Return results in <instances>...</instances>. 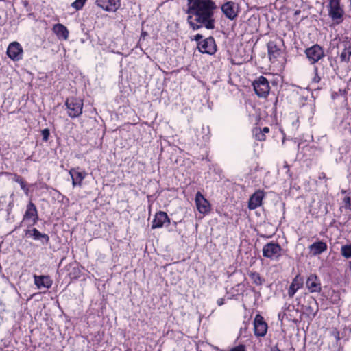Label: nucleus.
Returning a JSON list of instances; mask_svg holds the SVG:
<instances>
[{"instance_id":"a19ab883","label":"nucleus","mask_w":351,"mask_h":351,"mask_svg":"<svg viewBox=\"0 0 351 351\" xmlns=\"http://www.w3.org/2000/svg\"><path fill=\"white\" fill-rule=\"evenodd\" d=\"M19 184H20L21 189L26 193L27 194L29 192V188L27 186V183L24 180V179H21V181L19 182Z\"/></svg>"},{"instance_id":"ddd939ff","label":"nucleus","mask_w":351,"mask_h":351,"mask_svg":"<svg viewBox=\"0 0 351 351\" xmlns=\"http://www.w3.org/2000/svg\"><path fill=\"white\" fill-rule=\"evenodd\" d=\"M25 236L34 241H39L42 245H47L50 238L47 234L42 233L36 228H28L24 230Z\"/></svg>"},{"instance_id":"dca6fc26","label":"nucleus","mask_w":351,"mask_h":351,"mask_svg":"<svg viewBox=\"0 0 351 351\" xmlns=\"http://www.w3.org/2000/svg\"><path fill=\"white\" fill-rule=\"evenodd\" d=\"M265 197V192L263 190L256 191L249 198L247 207L250 210H255L262 205Z\"/></svg>"},{"instance_id":"0eeeda50","label":"nucleus","mask_w":351,"mask_h":351,"mask_svg":"<svg viewBox=\"0 0 351 351\" xmlns=\"http://www.w3.org/2000/svg\"><path fill=\"white\" fill-rule=\"evenodd\" d=\"M221 10L224 16L230 21L235 20L241 11L240 5L233 1H227L221 6Z\"/></svg>"},{"instance_id":"ea45409f","label":"nucleus","mask_w":351,"mask_h":351,"mask_svg":"<svg viewBox=\"0 0 351 351\" xmlns=\"http://www.w3.org/2000/svg\"><path fill=\"white\" fill-rule=\"evenodd\" d=\"M209 169L210 171H213V172H215L216 174H217L219 176L222 173V170L219 168V167H218L217 165H211L209 167Z\"/></svg>"},{"instance_id":"cd10ccee","label":"nucleus","mask_w":351,"mask_h":351,"mask_svg":"<svg viewBox=\"0 0 351 351\" xmlns=\"http://www.w3.org/2000/svg\"><path fill=\"white\" fill-rule=\"evenodd\" d=\"M340 125L344 130H348L351 133V108L346 107L343 112V119L341 121Z\"/></svg>"},{"instance_id":"b1692460","label":"nucleus","mask_w":351,"mask_h":351,"mask_svg":"<svg viewBox=\"0 0 351 351\" xmlns=\"http://www.w3.org/2000/svg\"><path fill=\"white\" fill-rule=\"evenodd\" d=\"M304 285V278L300 274H297L293 279L288 289V295L293 298L297 291L301 289Z\"/></svg>"},{"instance_id":"72a5a7b5","label":"nucleus","mask_w":351,"mask_h":351,"mask_svg":"<svg viewBox=\"0 0 351 351\" xmlns=\"http://www.w3.org/2000/svg\"><path fill=\"white\" fill-rule=\"evenodd\" d=\"M343 207L346 210L351 212V192L348 193L343 199Z\"/></svg>"},{"instance_id":"7c9ffc66","label":"nucleus","mask_w":351,"mask_h":351,"mask_svg":"<svg viewBox=\"0 0 351 351\" xmlns=\"http://www.w3.org/2000/svg\"><path fill=\"white\" fill-rule=\"evenodd\" d=\"M339 97H343L345 99H347V89L344 88H339L337 91L333 90L331 93V98L332 99H337Z\"/></svg>"},{"instance_id":"864d4df0","label":"nucleus","mask_w":351,"mask_h":351,"mask_svg":"<svg viewBox=\"0 0 351 351\" xmlns=\"http://www.w3.org/2000/svg\"><path fill=\"white\" fill-rule=\"evenodd\" d=\"M301 99H302V100H304V101H306V100H307V98H306V97H301Z\"/></svg>"},{"instance_id":"de8ad7c7","label":"nucleus","mask_w":351,"mask_h":351,"mask_svg":"<svg viewBox=\"0 0 351 351\" xmlns=\"http://www.w3.org/2000/svg\"><path fill=\"white\" fill-rule=\"evenodd\" d=\"M226 299L224 298H219L217 300V304L219 306H221L225 304Z\"/></svg>"},{"instance_id":"13d9d810","label":"nucleus","mask_w":351,"mask_h":351,"mask_svg":"<svg viewBox=\"0 0 351 351\" xmlns=\"http://www.w3.org/2000/svg\"><path fill=\"white\" fill-rule=\"evenodd\" d=\"M173 225H174L175 226H176V225H177V222L174 221V222H173Z\"/></svg>"},{"instance_id":"9b49d317","label":"nucleus","mask_w":351,"mask_h":351,"mask_svg":"<svg viewBox=\"0 0 351 351\" xmlns=\"http://www.w3.org/2000/svg\"><path fill=\"white\" fill-rule=\"evenodd\" d=\"M304 53L311 64L318 62L324 56V49L318 44H315L306 48Z\"/></svg>"},{"instance_id":"37998d69","label":"nucleus","mask_w":351,"mask_h":351,"mask_svg":"<svg viewBox=\"0 0 351 351\" xmlns=\"http://www.w3.org/2000/svg\"><path fill=\"white\" fill-rule=\"evenodd\" d=\"M204 36L201 34H197L193 36V38H191V40L196 41L197 44L201 42L202 40H204Z\"/></svg>"},{"instance_id":"f257e3e1","label":"nucleus","mask_w":351,"mask_h":351,"mask_svg":"<svg viewBox=\"0 0 351 351\" xmlns=\"http://www.w3.org/2000/svg\"><path fill=\"white\" fill-rule=\"evenodd\" d=\"M217 8L213 0H187L186 21L190 28L193 31L202 27L214 29Z\"/></svg>"},{"instance_id":"6ab92c4d","label":"nucleus","mask_w":351,"mask_h":351,"mask_svg":"<svg viewBox=\"0 0 351 351\" xmlns=\"http://www.w3.org/2000/svg\"><path fill=\"white\" fill-rule=\"evenodd\" d=\"M195 201L197 209L200 213L206 214L210 212V204L200 191L196 193Z\"/></svg>"},{"instance_id":"4d7b16f0","label":"nucleus","mask_w":351,"mask_h":351,"mask_svg":"<svg viewBox=\"0 0 351 351\" xmlns=\"http://www.w3.org/2000/svg\"><path fill=\"white\" fill-rule=\"evenodd\" d=\"M206 160L207 161H208V162H210V161L208 156L206 158Z\"/></svg>"},{"instance_id":"20e7f679","label":"nucleus","mask_w":351,"mask_h":351,"mask_svg":"<svg viewBox=\"0 0 351 351\" xmlns=\"http://www.w3.org/2000/svg\"><path fill=\"white\" fill-rule=\"evenodd\" d=\"M66 114L71 119L80 117L83 112L84 101L76 97H67L64 102Z\"/></svg>"},{"instance_id":"6e6d98bb","label":"nucleus","mask_w":351,"mask_h":351,"mask_svg":"<svg viewBox=\"0 0 351 351\" xmlns=\"http://www.w3.org/2000/svg\"><path fill=\"white\" fill-rule=\"evenodd\" d=\"M300 12V10H297V11H295V14H298Z\"/></svg>"},{"instance_id":"c9c22d12","label":"nucleus","mask_w":351,"mask_h":351,"mask_svg":"<svg viewBox=\"0 0 351 351\" xmlns=\"http://www.w3.org/2000/svg\"><path fill=\"white\" fill-rule=\"evenodd\" d=\"M87 0H75L71 3V7L76 10H80L83 8Z\"/></svg>"},{"instance_id":"5701e85b","label":"nucleus","mask_w":351,"mask_h":351,"mask_svg":"<svg viewBox=\"0 0 351 351\" xmlns=\"http://www.w3.org/2000/svg\"><path fill=\"white\" fill-rule=\"evenodd\" d=\"M34 284L38 289H41L42 287L49 289L53 285V281L51 277L48 275L38 276L34 274Z\"/></svg>"},{"instance_id":"393cba45","label":"nucleus","mask_w":351,"mask_h":351,"mask_svg":"<svg viewBox=\"0 0 351 351\" xmlns=\"http://www.w3.org/2000/svg\"><path fill=\"white\" fill-rule=\"evenodd\" d=\"M245 286L243 283H239L232 287L229 291H227V300H237L238 296L240 295H242L243 297L245 292Z\"/></svg>"},{"instance_id":"bb28decb","label":"nucleus","mask_w":351,"mask_h":351,"mask_svg":"<svg viewBox=\"0 0 351 351\" xmlns=\"http://www.w3.org/2000/svg\"><path fill=\"white\" fill-rule=\"evenodd\" d=\"M53 32L59 40H67L69 32L66 26L61 23L55 24L52 27Z\"/></svg>"},{"instance_id":"79ce46f5","label":"nucleus","mask_w":351,"mask_h":351,"mask_svg":"<svg viewBox=\"0 0 351 351\" xmlns=\"http://www.w3.org/2000/svg\"><path fill=\"white\" fill-rule=\"evenodd\" d=\"M228 351H247V350L245 345L239 344L230 348Z\"/></svg>"},{"instance_id":"f03ea898","label":"nucleus","mask_w":351,"mask_h":351,"mask_svg":"<svg viewBox=\"0 0 351 351\" xmlns=\"http://www.w3.org/2000/svg\"><path fill=\"white\" fill-rule=\"evenodd\" d=\"M300 313V319L312 321L319 311L316 299L308 293H303L295 298L293 308Z\"/></svg>"},{"instance_id":"9d476101","label":"nucleus","mask_w":351,"mask_h":351,"mask_svg":"<svg viewBox=\"0 0 351 351\" xmlns=\"http://www.w3.org/2000/svg\"><path fill=\"white\" fill-rule=\"evenodd\" d=\"M197 49L201 53L214 55L217 51V46L214 37L210 36L197 43Z\"/></svg>"},{"instance_id":"f8f14e48","label":"nucleus","mask_w":351,"mask_h":351,"mask_svg":"<svg viewBox=\"0 0 351 351\" xmlns=\"http://www.w3.org/2000/svg\"><path fill=\"white\" fill-rule=\"evenodd\" d=\"M253 324L254 335L258 338L265 337L267 332L268 325L261 314L256 315Z\"/></svg>"},{"instance_id":"f704fd0d","label":"nucleus","mask_w":351,"mask_h":351,"mask_svg":"<svg viewBox=\"0 0 351 351\" xmlns=\"http://www.w3.org/2000/svg\"><path fill=\"white\" fill-rule=\"evenodd\" d=\"M341 255L346 258H351V245H343L341 249Z\"/></svg>"},{"instance_id":"aec40b11","label":"nucleus","mask_w":351,"mask_h":351,"mask_svg":"<svg viewBox=\"0 0 351 351\" xmlns=\"http://www.w3.org/2000/svg\"><path fill=\"white\" fill-rule=\"evenodd\" d=\"M267 47L269 60L273 62L277 61L282 54V49L274 40H269L267 44Z\"/></svg>"},{"instance_id":"8fccbe9b","label":"nucleus","mask_w":351,"mask_h":351,"mask_svg":"<svg viewBox=\"0 0 351 351\" xmlns=\"http://www.w3.org/2000/svg\"><path fill=\"white\" fill-rule=\"evenodd\" d=\"M249 289L252 292L254 293L255 295H260V292L259 291H257L254 287H252V286H249Z\"/></svg>"},{"instance_id":"c85d7f7f","label":"nucleus","mask_w":351,"mask_h":351,"mask_svg":"<svg viewBox=\"0 0 351 351\" xmlns=\"http://www.w3.org/2000/svg\"><path fill=\"white\" fill-rule=\"evenodd\" d=\"M68 276L71 280H77L82 276V271L78 263L70 264L67 268Z\"/></svg>"},{"instance_id":"5fc2aeb1","label":"nucleus","mask_w":351,"mask_h":351,"mask_svg":"<svg viewBox=\"0 0 351 351\" xmlns=\"http://www.w3.org/2000/svg\"><path fill=\"white\" fill-rule=\"evenodd\" d=\"M125 351H132V350L130 348L128 347Z\"/></svg>"},{"instance_id":"412c9836","label":"nucleus","mask_w":351,"mask_h":351,"mask_svg":"<svg viewBox=\"0 0 351 351\" xmlns=\"http://www.w3.org/2000/svg\"><path fill=\"white\" fill-rule=\"evenodd\" d=\"M322 295L332 304H339L341 301V293L339 291L332 288L324 287Z\"/></svg>"},{"instance_id":"a18cd8bd","label":"nucleus","mask_w":351,"mask_h":351,"mask_svg":"<svg viewBox=\"0 0 351 351\" xmlns=\"http://www.w3.org/2000/svg\"><path fill=\"white\" fill-rule=\"evenodd\" d=\"M12 176H13V178H12L13 180L17 183H19V182L21 181V179H23V178L21 176H19L16 173L12 174Z\"/></svg>"},{"instance_id":"4468645a","label":"nucleus","mask_w":351,"mask_h":351,"mask_svg":"<svg viewBox=\"0 0 351 351\" xmlns=\"http://www.w3.org/2000/svg\"><path fill=\"white\" fill-rule=\"evenodd\" d=\"M23 48L18 42L11 43L7 49L8 56L13 61H18L23 58Z\"/></svg>"},{"instance_id":"39448f33","label":"nucleus","mask_w":351,"mask_h":351,"mask_svg":"<svg viewBox=\"0 0 351 351\" xmlns=\"http://www.w3.org/2000/svg\"><path fill=\"white\" fill-rule=\"evenodd\" d=\"M341 0H328L327 5L328 14L331 20L337 25L342 23L345 14Z\"/></svg>"},{"instance_id":"4be33fe9","label":"nucleus","mask_w":351,"mask_h":351,"mask_svg":"<svg viewBox=\"0 0 351 351\" xmlns=\"http://www.w3.org/2000/svg\"><path fill=\"white\" fill-rule=\"evenodd\" d=\"M80 167L71 168L69 173L72 178V184L73 186H80L82 184L84 179L85 178L86 173L84 171H79Z\"/></svg>"},{"instance_id":"c756f323","label":"nucleus","mask_w":351,"mask_h":351,"mask_svg":"<svg viewBox=\"0 0 351 351\" xmlns=\"http://www.w3.org/2000/svg\"><path fill=\"white\" fill-rule=\"evenodd\" d=\"M248 276L252 282L257 286H262L265 282V278L261 277L260 274L257 271H249Z\"/></svg>"},{"instance_id":"6e6552de","label":"nucleus","mask_w":351,"mask_h":351,"mask_svg":"<svg viewBox=\"0 0 351 351\" xmlns=\"http://www.w3.org/2000/svg\"><path fill=\"white\" fill-rule=\"evenodd\" d=\"M253 88L255 93L259 97H265L268 95L270 86L269 82L266 77L263 75L259 76L253 82Z\"/></svg>"},{"instance_id":"3c124183","label":"nucleus","mask_w":351,"mask_h":351,"mask_svg":"<svg viewBox=\"0 0 351 351\" xmlns=\"http://www.w3.org/2000/svg\"><path fill=\"white\" fill-rule=\"evenodd\" d=\"M261 130L263 132V134H265L269 132L270 129L269 128V127H264L263 128H261Z\"/></svg>"},{"instance_id":"4c0bfd02","label":"nucleus","mask_w":351,"mask_h":351,"mask_svg":"<svg viewBox=\"0 0 351 351\" xmlns=\"http://www.w3.org/2000/svg\"><path fill=\"white\" fill-rule=\"evenodd\" d=\"M42 140L44 142H47L50 136V130L48 128H45L41 130Z\"/></svg>"},{"instance_id":"7ed1b4c3","label":"nucleus","mask_w":351,"mask_h":351,"mask_svg":"<svg viewBox=\"0 0 351 351\" xmlns=\"http://www.w3.org/2000/svg\"><path fill=\"white\" fill-rule=\"evenodd\" d=\"M39 221L38 211L36 206L32 201H29L26 205L25 211L23 215L22 221L18 226H16L14 230L21 227L26 226L27 228H32Z\"/></svg>"},{"instance_id":"2eb2a0df","label":"nucleus","mask_w":351,"mask_h":351,"mask_svg":"<svg viewBox=\"0 0 351 351\" xmlns=\"http://www.w3.org/2000/svg\"><path fill=\"white\" fill-rule=\"evenodd\" d=\"M170 218L169 217L167 213L164 211H158L156 212L154 219L152 223V229H157L160 228L164 226L167 223L168 226L170 223Z\"/></svg>"},{"instance_id":"473e14b6","label":"nucleus","mask_w":351,"mask_h":351,"mask_svg":"<svg viewBox=\"0 0 351 351\" xmlns=\"http://www.w3.org/2000/svg\"><path fill=\"white\" fill-rule=\"evenodd\" d=\"M302 108L309 109V116L308 118L311 119L313 117L315 111V104L313 101H310V103L303 104L302 106Z\"/></svg>"},{"instance_id":"bf43d9fd","label":"nucleus","mask_w":351,"mask_h":351,"mask_svg":"<svg viewBox=\"0 0 351 351\" xmlns=\"http://www.w3.org/2000/svg\"><path fill=\"white\" fill-rule=\"evenodd\" d=\"M314 88L315 89H319V88L318 86H317V87L315 86Z\"/></svg>"},{"instance_id":"1a4fd4ad","label":"nucleus","mask_w":351,"mask_h":351,"mask_svg":"<svg viewBox=\"0 0 351 351\" xmlns=\"http://www.w3.org/2000/svg\"><path fill=\"white\" fill-rule=\"evenodd\" d=\"M338 53L340 56L341 62H348L351 56V40L347 37L343 39H340L337 44Z\"/></svg>"},{"instance_id":"a211bd4d","label":"nucleus","mask_w":351,"mask_h":351,"mask_svg":"<svg viewBox=\"0 0 351 351\" xmlns=\"http://www.w3.org/2000/svg\"><path fill=\"white\" fill-rule=\"evenodd\" d=\"M95 4L106 12H116L121 6V1L97 0Z\"/></svg>"},{"instance_id":"e433bc0d","label":"nucleus","mask_w":351,"mask_h":351,"mask_svg":"<svg viewBox=\"0 0 351 351\" xmlns=\"http://www.w3.org/2000/svg\"><path fill=\"white\" fill-rule=\"evenodd\" d=\"M321 81V77L318 74V69L315 67L314 69V76L311 79V85L314 86L317 84H319Z\"/></svg>"},{"instance_id":"c03bdc74","label":"nucleus","mask_w":351,"mask_h":351,"mask_svg":"<svg viewBox=\"0 0 351 351\" xmlns=\"http://www.w3.org/2000/svg\"><path fill=\"white\" fill-rule=\"evenodd\" d=\"M13 206H14L13 201H10L8 203V204L7 205L6 208H5V210H6L8 216L11 214Z\"/></svg>"},{"instance_id":"09e8293b","label":"nucleus","mask_w":351,"mask_h":351,"mask_svg":"<svg viewBox=\"0 0 351 351\" xmlns=\"http://www.w3.org/2000/svg\"><path fill=\"white\" fill-rule=\"evenodd\" d=\"M295 117H296V120H295V121H293V125L294 127H295L296 128H298V126H299V123H300V121H299V117H298V116H296V115H295Z\"/></svg>"},{"instance_id":"58836bf2","label":"nucleus","mask_w":351,"mask_h":351,"mask_svg":"<svg viewBox=\"0 0 351 351\" xmlns=\"http://www.w3.org/2000/svg\"><path fill=\"white\" fill-rule=\"evenodd\" d=\"M283 168L286 169V174L289 180L293 179V173L290 170V165L287 161H284Z\"/></svg>"},{"instance_id":"49530a36","label":"nucleus","mask_w":351,"mask_h":351,"mask_svg":"<svg viewBox=\"0 0 351 351\" xmlns=\"http://www.w3.org/2000/svg\"><path fill=\"white\" fill-rule=\"evenodd\" d=\"M318 179L319 180H325L326 182L328 180V178L326 177V174L324 172H320L318 175Z\"/></svg>"},{"instance_id":"2f4dec72","label":"nucleus","mask_w":351,"mask_h":351,"mask_svg":"<svg viewBox=\"0 0 351 351\" xmlns=\"http://www.w3.org/2000/svg\"><path fill=\"white\" fill-rule=\"evenodd\" d=\"M253 136L256 140L264 141L266 140V135L263 134L261 128L255 127L253 130Z\"/></svg>"},{"instance_id":"603ef678","label":"nucleus","mask_w":351,"mask_h":351,"mask_svg":"<svg viewBox=\"0 0 351 351\" xmlns=\"http://www.w3.org/2000/svg\"><path fill=\"white\" fill-rule=\"evenodd\" d=\"M2 199H3L5 200V197H1L0 199V211L3 210V201L2 200Z\"/></svg>"},{"instance_id":"a878e982","label":"nucleus","mask_w":351,"mask_h":351,"mask_svg":"<svg viewBox=\"0 0 351 351\" xmlns=\"http://www.w3.org/2000/svg\"><path fill=\"white\" fill-rule=\"evenodd\" d=\"M328 246L326 242L319 241L309 245V253L313 256H317L327 250Z\"/></svg>"},{"instance_id":"423d86ee","label":"nucleus","mask_w":351,"mask_h":351,"mask_svg":"<svg viewBox=\"0 0 351 351\" xmlns=\"http://www.w3.org/2000/svg\"><path fill=\"white\" fill-rule=\"evenodd\" d=\"M282 248L277 241L265 244L262 249L263 256L271 261H278L282 256Z\"/></svg>"},{"instance_id":"f3484780","label":"nucleus","mask_w":351,"mask_h":351,"mask_svg":"<svg viewBox=\"0 0 351 351\" xmlns=\"http://www.w3.org/2000/svg\"><path fill=\"white\" fill-rule=\"evenodd\" d=\"M306 286L311 293H319L322 290L320 279L315 274H311L308 276L306 280Z\"/></svg>"}]
</instances>
